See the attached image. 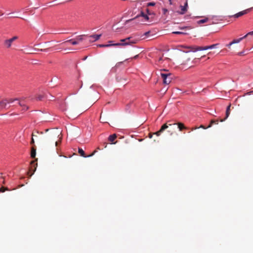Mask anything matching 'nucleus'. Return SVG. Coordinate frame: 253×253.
<instances>
[{"instance_id":"nucleus-1","label":"nucleus","mask_w":253,"mask_h":253,"mask_svg":"<svg viewBox=\"0 0 253 253\" xmlns=\"http://www.w3.org/2000/svg\"><path fill=\"white\" fill-rule=\"evenodd\" d=\"M47 133L45 136V141L47 143L55 144L56 146L60 143L62 136L61 135V131L58 129H51L50 130L47 129Z\"/></svg>"},{"instance_id":"nucleus-2","label":"nucleus","mask_w":253,"mask_h":253,"mask_svg":"<svg viewBox=\"0 0 253 253\" xmlns=\"http://www.w3.org/2000/svg\"><path fill=\"white\" fill-rule=\"evenodd\" d=\"M170 121H168L164 125H162L161 126L160 129L158 130L157 132L154 133V134H156L157 136H159L161 135L164 131L165 130H167V132L169 133V135L171 136L175 132V123H170Z\"/></svg>"},{"instance_id":"nucleus-3","label":"nucleus","mask_w":253,"mask_h":253,"mask_svg":"<svg viewBox=\"0 0 253 253\" xmlns=\"http://www.w3.org/2000/svg\"><path fill=\"white\" fill-rule=\"evenodd\" d=\"M139 40L133 39L132 37H128L124 39L120 40L121 43H114V45L126 46L136 44Z\"/></svg>"},{"instance_id":"nucleus-4","label":"nucleus","mask_w":253,"mask_h":253,"mask_svg":"<svg viewBox=\"0 0 253 253\" xmlns=\"http://www.w3.org/2000/svg\"><path fill=\"white\" fill-rule=\"evenodd\" d=\"M218 45V43H215L213 44H211L209 46H189L188 47V49H189V52H195L197 51H203L207 49H211L213 48H216V46Z\"/></svg>"},{"instance_id":"nucleus-5","label":"nucleus","mask_w":253,"mask_h":253,"mask_svg":"<svg viewBox=\"0 0 253 253\" xmlns=\"http://www.w3.org/2000/svg\"><path fill=\"white\" fill-rule=\"evenodd\" d=\"M161 77L163 80V84L166 85L169 84L171 83V79H172L170 73H161Z\"/></svg>"},{"instance_id":"nucleus-6","label":"nucleus","mask_w":253,"mask_h":253,"mask_svg":"<svg viewBox=\"0 0 253 253\" xmlns=\"http://www.w3.org/2000/svg\"><path fill=\"white\" fill-rule=\"evenodd\" d=\"M188 1L186 0L183 5H180V10L177 11V13L179 15H183L188 10Z\"/></svg>"},{"instance_id":"nucleus-7","label":"nucleus","mask_w":253,"mask_h":253,"mask_svg":"<svg viewBox=\"0 0 253 253\" xmlns=\"http://www.w3.org/2000/svg\"><path fill=\"white\" fill-rule=\"evenodd\" d=\"M96 153V150H94V151H93V152H92V154L88 155V156H85L84 152V150H83V149L81 148H78V153H79L80 155L82 156V157H91Z\"/></svg>"},{"instance_id":"nucleus-8","label":"nucleus","mask_w":253,"mask_h":253,"mask_svg":"<svg viewBox=\"0 0 253 253\" xmlns=\"http://www.w3.org/2000/svg\"><path fill=\"white\" fill-rule=\"evenodd\" d=\"M242 41V38H239L238 39H235V40H233L232 42H230L229 43L226 44V46L228 47L229 48H230V46L234 44L238 43L240 42H241V41Z\"/></svg>"},{"instance_id":"nucleus-9","label":"nucleus","mask_w":253,"mask_h":253,"mask_svg":"<svg viewBox=\"0 0 253 253\" xmlns=\"http://www.w3.org/2000/svg\"><path fill=\"white\" fill-rule=\"evenodd\" d=\"M249 11H250V9H245L243 11H242L240 12H238V13L235 14V15H234V17H235V18H238L239 17H240L241 16H243V15L247 14Z\"/></svg>"},{"instance_id":"nucleus-10","label":"nucleus","mask_w":253,"mask_h":253,"mask_svg":"<svg viewBox=\"0 0 253 253\" xmlns=\"http://www.w3.org/2000/svg\"><path fill=\"white\" fill-rule=\"evenodd\" d=\"M230 104L228 106H227V108H226V117H225L224 119H222L220 120V122H224L229 116V114H230Z\"/></svg>"},{"instance_id":"nucleus-11","label":"nucleus","mask_w":253,"mask_h":253,"mask_svg":"<svg viewBox=\"0 0 253 253\" xmlns=\"http://www.w3.org/2000/svg\"><path fill=\"white\" fill-rule=\"evenodd\" d=\"M14 41H12L5 40L4 42H3V45H4L6 48H9L11 46V44Z\"/></svg>"},{"instance_id":"nucleus-12","label":"nucleus","mask_w":253,"mask_h":253,"mask_svg":"<svg viewBox=\"0 0 253 253\" xmlns=\"http://www.w3.org/2000/svg\"><path fill=\"white\" fill-rule=\"evenodd\" d=\"M7 103L6 101H0V110H2L6 108V105Z\"/></svg>"},{"instance_id":"nucleus-13","label":"nucleus","mask_w":253,"mask_h":253,"mask_svg":"<svg viewBox=\"0 0 253 253\" xmlns=\"http://www.w3.org/2000/svg\"><path fill=\"white\" fill-rule=\"evenodd\" d=\"M176 125L177 126V128L179 129L180 131H182L183 129H186V127L184 126V124L181 123H178L176 124Z\"/></svg>"},{"instance_id":"nucleus-14","label":"nucleus","mask_w":253,"mask_h":253,"mask_svg":"<svg viewBox=\"0 0 253 253\" xmlns=\"http://www.w3.org/2000/svg\"><path fill=\"white\" fill-rule=\"evenodd\" d=\"M100 37H101V35H93L89 36V38L93 39L92 41H96L99 40Z\"/></svg>"},{"instance_id":"nucleus-15","label":"nucleus","mask_w":253,"mask_h":253,"mask_svg":"<svg viewBox=\"0 0 253 253\" xmlns=\"http://www.w3.org/2000/svg\"><path fill=\"white\" fill-rule=\"evenodd\" d=\"M1 101H7V103L8 104V103H12L15 101H18V99L17 98H15V99H12V98L7 99V98H5V99L1 100Z\"/></svg>"},{"instance_id":"nucleus-16","label":"nucleus","mask_w":253,"mask_h":253,"mask_svg":"<svg viewBox=\"0 0 253 253\" xmlns=\"http://www.w3.org/2000/svg\"><path fill=\"white\" fill-rule=\"evenodd\" d=\"M68 42L71 43V44L73 45H75L79 44V42L76 41H74L73 40H67V41L63 42V43H68Z\"/></svg>"},{"instance_id":"nucleus-17","label":"nucleus","mask_w":253,"mask_h":253,"mask_svg":"<svg viewBox=\"0 0 253 253\" xmlns=\"http://www.w3.org/2000/svg\"><path fill=\"white\" fill-rule=\"evenodd\" d=\"M112 46H120V45H113V43H112V44H99L98 45V47H101V48H104V47H111Z\"/></svg>"},{"instance_id":"nucleus-18","label":"nucleus","mask_w":253,"mask_h":253,"mask_svg":"<svg viewBox=\"0 0 253 253\" xmlns=\"http://www.w3.org/2000/svg\"><path fill=\"white\" fill-rule=\"evenodd\" d=\"M116 138V135L115 134H113L109 137V142H111L112 143L115 144V143H113V141Z\"/></svg>"},{"instance_id":"nucleus-19","label":"nucleus","mask_w":253,"mask_h":253,"mask_svg":"<svg viewBox=\"0 0 253 253\" xmlns=\"http://www.w3.org/2000/svg\"><path fill=\"white\" fill-rule=\"evenodd\" d=\"M18 104H19V105H20V106H21V107L23 108L22 110H23V111H26L28 109V107H27V106L23 104L20 101L18 102Z\"/></svg>"},{"instance_id":"nucleus-20","label":"nucleus","mask_w":253,"mask_h":253,"mask_svg":"<svg viewBox=\"0 0 253 253\" xmlns=\"http://www.w3.org/2000/svg\"><path fill=\"white\" fill-rule=\"evenodd\" d=\"M31 157H32V158H35V149L34 147H33L32 150H31Z\"/></svg>"},{"instance_id":"nucleus-21","label":"nucleus","mask_w":253,"mask_h":253,"mask_svg":"<svg viewBox=\"0 0 253 253\" xmlns=\"http://www.w3.org/2000/svg\"><path fill=\"white\" fill-rule=\"evenodd\" d=\"M213 124L217 125L218 121L217 120H211V124H210V125L208 126H207V128H209V127H211V126H212V125Z\"/></svg>"},{"instance_id":"nucleus-22","label":"nucleus","mask_w":253,"mask_h":253,"mask_svg":"<svg viewBox=\"0 0 253 253\" xmlns=\"http://www.w3.org/2000/svg\"><path fill=\"white\" fill-rule=\"evenodd\" d=\"M173 34H176V35H186V33L182 32L181 31H174L173 32Z\"/></svg>"},{"instance_id":"nucleus-23","label":"nucleus","mask_w":253,"mask_h":253,"mask_svg":"<svg viewBox=\"0 0 253 253\" xmlns=\"http://www.w3.org/2000/svg\"><path fill=\"white\" fill-rule=\"evenodd\" d=\"M9 189L7 187H5L4 186H2L0 188V192L3 193L5 191H8Z\"/></svg>"},{"instance_id":"nucleus-24","label":"nucleus","mask_w":253,"mask_h":253,"mask_svg":"<svg viewBox=\"0 0 253 253\" xmlns=\"http://www.w3.org/2000/svg\"><path fill=\"white\" fill-rule=\"evenodd\" d=\"M207 21H208V18H205L204 19H201L200 21H198V23H199V24H203V23H204L205 22H207Z\"/></svg>"},{"instance_id":"nucleus-25","label":"nucleus","mask_w":253,"mask_h":253,"mask_svg":"<svg viewBox=\"0 0 253 253\" xmlns=\"http://www.w3.org/2000/svg\"><path fill=\"white\" fill-rule=\"evenodd\" d=\"M84 35H80V36H77V41H78V42H81L83 41V37H84Z\"/></svg>"},{"instance_id":"nucleus-26","label":"nucleus","mask_w":253,"mask_h":253,"mask_svg":"<svg viewBox=\"0 0 253 253\" xmlns=\"http://www.w3.org/2000/svg\"><path fill=\"white\" fill-rule=\"evenodd\" d=\"M253 35V31H252V32H250L249 33H247V35H246L245 36H243V37H241L240 38H243V39L246 38V37L249 36H252Z\"/></svg>"},{"instance_id":"nucleus-27","label":"nucleus","mask_w":253,"mask_h":253,"mask_svg":"<svg viewBox=\"0 0 253 253\" xmlns=\"http://www.w3.org/2000/svg\"><path fill=\"white\" fill-rule=\"evenodd\" d=\"M17 39H18V37L14 36V37H12V38H10L8 40H6V41H14L17 40Z\"/></svg>"},{"instance_id":"nucleus-28","label":"nucleus","mask_w":253,"mask_h":253,"mask_svg":"<svg viewBox=\"0 0 253 253\" xmlns=\"http://www.w3.org/2000/svg\"><path fill=\"white\" fill-rule=\"evenodd\" d=\"M156 4L154 2H150L147 3V6H153Z\"/></svg>"},{"instance_id":"nucleus-29","label":"nucleus","mask_w":253,"mask_h":253,"mask_svg":"<svg viewBox=\"0 0 253 253\" xmlns=\"http://www.w3.org/2000/svg\"><path fill=\"white\" fill-rule=\"evenodd\" d=\"M162 13H163V15H166L168 13V10L166 8H162Z\"/></svg>"},{"instance_id":"nucleus-30","label":"nucleus","mask_w":253,"mask_h":253,"mask_svg":"<svg viewBox=\"0 0 253 253\" xmlns=\"http://www.w3.org/2000/svg\"><path fill=\"white\" fill-rule=\"evenodd\" d=\"M37 100L41 101V100H42V96L40 95L38 96H37Z\"/></svg>"},{"instance_id":"nucleus-31","label":"nucleus","mask_w":253,"mask_h":253,"mask_svg":"<svg viewBox=\"0 0 253 253\" xmlns=\"http://www.w3.org/2000/svg\"><path fill=\"white\" fill-rule=\"evenodd\" d=\"M30 144L33 145H34V144H35V141L34 140L33 137H32V139H31Z\"/></svg>"},{"instance_id":"nucleus-32","label":"nucleus","mask_w":253,"mask_h":253,"mask_svg":"<svg viewBox=\"0 0 253 253\" xmlns=\"http://www.w3.org/2000/svg\"><path fill=\"white\" fill-rule=\"evenodd\" d=\"M143 17L144 18H145V20L148 21L149 19V18L148 17V15H144Z\"/></svg>"},{"instance_id":"nucleus-33","label":"nucleus","mask_w":253,"mask_h":253,"mask_svg":"<svg viewBox=\"0 0 253 253\" xmlns=\"http://www.w3.org/2000/svg\"><path fill=\"white\" fill-rule=\"evenodd\" d=\"M150 33V32L149 31H148V32L144 33V35H145L146 36H147Z\"/></svg>"},{"instance_id":"nucleus-34","label":"nucleus","mask_w":253,"mask_h":253,"mask_svg":"<svg viewBox=\"0 0 253 253\" xmlns=\"http://www.w3.org/2000/svg\"><path fill=\"white\" fill-rule=\"evenodd\" d=\"M141 16H142V17H144V16H148V15H145V14H144V12H141Z\"/></svg>"},{"instance_id":"nucleus-35","label":"nucleus","mask_w":253,"mask_h":253,"mask_svg":"<svg viewBox=\"0 0 253 253\" xmlns=\"http://www.w3.org/2000/svg\"><path fill=\"white\" fill-rule=\"evenodd\" d=\"M179 29L181 30H184V29H187V27H180V28H179Z\"/></svg>"},{"instance_id":"nucleus-36","label":"nucleus","mask_w":253,"mask_h":253,"mask_svg":"<svg viewBox=\"0 0 253 253\" xmlns=\"http://www.w3.org/2000/svg\"><path fill=\"white\" fill-rule=\"evenodd\" d=\"M146 11H147L148 15H150V12H149V10H148V9H146Z\"/></svg>"},{"instance_id":"nucleus-37","label":"nucleus","mask_w":253,"mask_h":253,"mask_svg":"<svg viewBox=\"0 0 253 253\" xmlns=\"http://www.w3.org/2000/svg\"><path fill=\"white\" fill-rule=\"evenodd\" d=\"M47 50V49H41V51H43V52H46Z\"/></svg>"},{"instance_id":"nucleus-38","label":"nucleus","mask_w":253,"mask_h":253,"mask_svg":"<svg viewBox=\"0 0 253 253\" xmlns=\"http://www.w3.org/2000/svg\"><path fill=\"white\" fill-rule=\"evenodd\" d=\"M190 60V58H188V59H187V60H186V61L184 62L183 64H186V62H187L188 61H189V60Z\"/></svg>"},{"instance_id":"nucleus-39","label":"nucleus","mask_w":253,"mask_h":253,"mask_svg":"<svg viewBox=\"0 0 253 253\" xmlns=\"http://www.w3.org/2000/svg\"><path fill=\"white\" fill-rule=\"evenodd\" d=\"M132 20V19H128V20H126V23H128V22L131 21Z\"/></svg>"},{"instance_id":"nucleus-40","label":"nucleus","mask_w":253,"mask_h":253,"mask_svg":"<svg viewBox=\"0 0 253 253\" xmlns=\"http://www.w3.org/2000/svg\"><path fill=\"white\" fill-rule=\"evenodd\" d=\"M138 57V55H135L134 57H133V59H136Z\"/></svg>"},{"instance_id":"nucleus-41","label":"nucleus","mask_w":253,"mask_h":253,"mask_svg":"<svg viewBox=\"0 0 253 253\" xmlns=\"http://www.w3.org/2000/svg\"><path fill=\"white\" fill-rule=\"evenodd\" d=\"M36 136V135H35L33 133L32 134V138H33V137Z\"/></svg>"},{"instance_id":"nucleus-42","label":"nucleus","mask_w":253,"mask_h":253,"mask_svg":"<svg viewBox=\"0 0 253 253\" xmlns=\"http://www.w3.org/2000/svg\"><path fill=\"white\" fill-rule=\"evenodd\" d=\"M169 4L171 5V0H169Z\"/></svg>"},{"instance_id":"nucleus-43","label":"nucleus","mask_w":253,"mask_h":253,"mask_svg":"<svg viewBox=\"0 0 253 253\" xmlns=\"http://www.w3.org/2000/svg\"><path fill=\"white\" fill-rule=\"evenodd\" d=\"M201 128H205L203 126H201Z\"/></svg>"},{"instance_id":"nucleus-44","label":"nucleus","mask_w":253,"mask_h":253,"mask_svg":"<svg viewBox=\"0 0 253 253\" xmlns=\"http://www.w3.org/2000/svg\"><path fill=\"white\" fill-rule=\"evenodd\" d=\"M149 137H150V138H152V134H150V136H149Z\"/></svg>"},{"instance_id":"nucleus-45","label":"nucleus","mask_w":253,"mask_h":253,"mask_svg":"<svg viewBox=\"0 0 253 253\" xmlns=\"http://www.w3.org/2000/svg\"><path fill=\"white\" fill-rule=\"evenodd\" d=\"M86 57H84V59H83V60H86Z\"/></svg>"},{"instance_id":"nucleus-46","label":"nucleus","mask_w":253,"mask_h":253,"mask_svg":"<svg viewBox=\"0 0 253 253\" xmlns=\"http://www.w3.org/2000/svg\"><path fill=\"white\" fill-rule=\"evenodd\" d=\"M35 163V162L33 161H32V162H31V164H33V163Z\"/></svg>"},{"instance_id":"nucleus-47","label":"nucleus","mask_w":253,"mask_h":253,"mask_svg":"<svg viewBox=\"0 0 253 253\" xmlns=\"http://www.w3.org/2000/svg\"><path fill=\"white\" fill-rule=\"evenodd\" d=\"M118 79H119V78L117 77V80H118V81H120Z\"/></svg>"},{"instance_id":"nucleus-48","label":"nucleus","mask_w":253,"mask_h":253,"mask_svg":"<svg viewBox=\"0 0 253 253\" xmlns=\"http://www.w3.org/2000/svg\"><path fill=\"white\" fill-rule=\"evenodd\" d=\"M3 184H5V181H3Z\"/></svg>"},{"instance_id":"nucleus-49","label":"nucleus","mask_w":253,"mask_h":253,"mask_svg":"<svg viewBox=\"0 0 253 253\" xmlns=\"http://www.w3.org/2000/svg\"><path fill=\"white\" fill-rule=\"evenodd\" d=\"M109 43H112V41H109Z\"/></svg>"},{"instance_id":"nucleus-50","label":"nucleus","mask_w":253,"mask_h":253,"mask_svg":"<svg viewBox=\"0 0 253 253\" xmlns=\"http://www.w3.org/2000/svg\"><path fill=\"white\" fill-rule=\"evenodd\" d=\"M210 54H211V52H210L208 53V54L210 55Z\"/></svg>"},{"instance_id":"nucleus-51","label":"nucleus","mask_w":253,"mask_h":253,"mask_svg":"<svg viewBox=\"0 0 253 253\" xmlns=\"http://www.w3.org/2000/svg\"><path fill=\"white\" fill-rule=\"evenodd\" d=\"M161 58H160V59H159V61H161Z\"/></svg>"},{"instance_id":"nucleus-52","label":"nucleus","mask_w":253,"mask_h":253,"mask_svg":"<svg viewBox=\"0 0 253 253\" xmlns=\"http://www.w3.org/2000/svg\"><path fill=\"white\" fill-rule=\"evenodd\" d=\"M123 0V1H126V0Z\"/></svg>"}]
</instances>
